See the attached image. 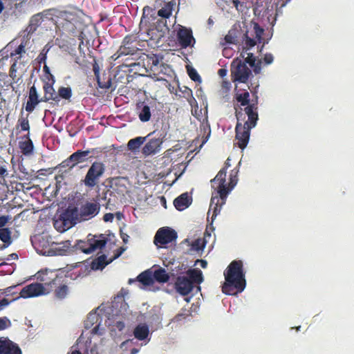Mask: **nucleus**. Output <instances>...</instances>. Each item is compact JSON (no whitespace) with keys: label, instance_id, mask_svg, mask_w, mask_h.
<instances>
[{"label":"nucleus","instance_id":"1","mask_svg":"<svg viewBox=\"0 0 354 354\" xmlns=\"http://www.w3.org/2000/svg\"><path fill=\"white\" fill-rule=\"evenodd\" d=\"M243 109L236 110L237 123L235 127L236 140L239 148L243 149L246 147L250 136V130L254 128L259 120L257 108L254 104L245 107Z\"/></svg>","mask_w":354,"mask_h":354},{"label":"nucleus","instance_id":"2","mask_svg":"<svg viewBox=\"0 0 354 354\" xmlns=\"http://www.w3.org/2000/svg\"><path fill=\"white\" fill-rule=\"evenodd\" d=\"M224 277L225 282L222 285L224 294L235 295L245 288L246 280L242 261H232L224 271Z\"/></svg>","mask_w":354,"mask_h":354},{"label":"nucleus","instance_id":"3","mask_svg":"<svg viewBox=\"0 0 354 354\" xmlns=\"http://www.w3.org/2000/svg\"><path fill=\"white\" fill-rule=\"evenodd\" d=\"M226 168H222L214 178L211 180L212 187L214 191L212 194L209 212L213 211L212 221L220 213L221 207L225 204L229 194V189H226Z\"/></svg>","mask_w":354,"mask_h":354},{"label":"nucleus","instance_id":"4","mask_svg":"<svg viewBox=\"0 0 354 354\" xmlns=\"http://www.w3.org/2000/svg\"><path fill=\"white\" fill-rule=\"evenodd\" d=\"M30 39L28 35H24L20 39H14L3 49L10 53L6 57H10L12 61L10 68V75L11 77L14 73L17 72L19 65L21 64L22 58L26 54L27 49L30 48Z\"/></svg>","mask_w":354,"mask_h":354},{"label":"nucleus","instance_id":"5","mask_svg":"<svg viewBox=\"0 0 354 354\" xmlns=\"http://www.w3.org/2000/svg\"><path fill=\"white\" fill-rule=\"evenodd\" d=\"M50 281L47 282V294L53 292L54 296L59 300H63L69 295L70 288L68 279L62 275L55 274Z\"/></svg>","mask_w":354,"mask_h":354},{"label":"nucleus","instance_id":"6","mask_svg":"<svg viewBox=\"0 0 354 354\" xmlns=\"http://www.w3.org/2000/svg\"><path fill=\"white\" fill-rule=\"evenodd\" d=\"M38 274V279H39L40 281H43L44 283H32L25 286L20 291L19 296L13 299L12 301L17 300L20 297L26 299L47 294V281H46L48 279H50V277H47L48 273L46 272L45 274H44V275H46V277H41L39 272Z\"/></svg>","mask_w":354,"mask_h":354},{"label":"nucleus","instance_id":"7","mask_svg":"<svg viewBox=\"0 0 354 354\" xmlns=\"http://www.w3.org/2000/svg\"><path fill=\"white\" fill-rule=\"evenodd\" d=\"M107 238L104 234L91 235L89 234L86 241H78L77 248L85 254H90L97 250H101L107 243Z\"/></svg>","mask_w":354,"mask_h":354},{"label":"nucleus","instance_id":"8","mask_svg":"<svg viewBox=\"0 0 354 354\" xmlns=\"http://www.w3.org/2000/svg\"><path fill=\"white\" fill-rule=\"evenodd\" d=\"M231 77L233 82L247 83L249 78L252 77V73L245 63L236 58L231 64Z\"/></svg>","mask_w":354,"mask_h":354},{"label":"nucleus","instance_id":"9","mask_svg":"<svg viewBox=\"0 0 354 354\" xmlns=\"http://www.w3.org/2000/svg\"><path fill=\"white\" fill-rule=\"evenodd\" d=\"M104 172V164L102 162H94L89 167L84 179L82 180L84 185L89 188H93L98 184Z\"/></svg>","mask_w":354,"mask_h":354},{"label":"nucleus","instance_id":"10","mask_svg":"<svg viewBox=\"0 0 354 354\" xmlns=\"http://www.w3.org/2000/svg\"><path fill=\"white\" fill-rule=\"evenodd\" d=\"M138 41L133 35H127L122 40V44L118 50V57L133 55L140 50L138 47Z\"/></svg>","mask_w":354,"mask_h":354},{"label":"nucleus","instance_id":"11","mask_svg":"<svg viewBox=\"0 0 354 354\" xmlns=\"http://www.w3.org/2000/svg\"><path fill=\"white\" fill-rule=\"evenodd\" d=\"M53 16L55 18V24L58 28L66 31L74 30V24L72 21L74 20L75 15L72 12L66 10H55Z\"/></svg>","mask_w":354,"mask_h":354},{"label":"nucleus","instance_id":"12","mask_svg":"<svg viewBox=\"0 0 354 354\" xmlns=\"http://www.w3.org/2000/svg\"><path fill=\"white\" fill-rule=\"evenodd\" d=\"M177 237V233L174 230L169 227H161L156 233L153 243L158 247H160L175 241Z\"/></svg>","mask_w":354,"mask_h":354},{"label":"nucleus","instance_id":"13","mask_svg":"<svg viewBox=\"0 0 354 354\" xmlns=\"http://www.w3.org/2000/svg\"><path fill=\"white\" fill-rule=\"evenodd\" d=\"M147 142L142 149V153L145 156H149L158 153L160 149L163 142L162 138L158 137L147 138Z\"/></svg>","mask_w":354,"mask_h":354},{"label":"nucleus","instance_id":"14","mask_svg":"<svg viewBox=\"0 0 354 354\" xmlns=\"http://www.w3.org/2000/svg\"><path fill=\"white\" fill-rule=\"evenodd\" d=\"M100 205L97 202H86L80 208V220H88L95 216L100 212Z\"/></svg>","mask_w":354,"mask_h":354},{"label":"nucleus","instance_id":"15","mask_svg":"<svg viewBox=\"0 0 354 354\" xmlns=\"http://www.w3.org/2000/svg\"><path fill=\"white\" fill-rule=\"evenodd\" d=\"M177 39L180 46L184 48L193 46L195 43L192 30L190 28L183 26L178 30Z\"/></svg>","mask_w":354,"mask_h":354},{"label":"nucleus","instance_id":"16","mask_svg":"<svg viewBox=\"0 0 354 354\" xmlns=\"http://www.w3.org/2000/svg\"><path fill=\"white\" fill-rule=\"evenodd\" d=\"M192 280H189L187 277L181 276L178 277L175 282V288L176 291L181 295H187L193 289Z\"/></svg>","mask_w":354,"mask_h":354},{"label":"nucleus","instance_id":"17","mask_svg":"<svg viewBox=\"0 0 354 354\" xmlns=\"http://www.w3.org/2000/svg\"><path fill=\"white\" fill-rule=\"evenodd\" d=\"M65 226L75 225L80 218V210L77 207L67 208L60 216Z\"/></svg>","mask_w":354,"mask_h":354},{"label":"nucleus","instance_id":"18","mask_svg":"<svg viewBox=\"0 0 354 354\" xmlns=\"http://www.w3.org/2000/svg\"><path fill=\"white\" fill-rule=\"evenodd\" d=\"M0 354H21V351L12 341L0 339Z\"/></svg>","mask_w":354,"mask_h":354},{"label":"nucleus","instance_id":"19","mask_svg":"<svg viewBox=\"0 0 354 354\" xmlns=\"http://www.w3.org/2000/svg\"><path fill=\"white\" fill-rule=\"evenodd\" d=\"M128 178L127 177L117 176L112 178L110 180V187L118 194H124L127 192V183Z\"/></svg>","mask_w":354,"mask_h":354},{"label":"nucleus","instance_id":"20","mask_svg":"<svg viewBox=\"0 0 354 354\" xmlns=\"http://www.w3.org/2000/svg\"><path fill=\"white\" fill-rule=\"evenodd\" d=\"M55 80H53L52 83L46 82L44 84L43 88L44 91V95L41 97L42 102H48L50 100L58 102L59 101V96L56 94L55 91L53 88V83Z\"/></svg>","mask_w":354,"mask_h":354},{"label":"nucleus","instance_id":"21","mask_svg":"<svg viewBox=\"0 0 354 354\" xmlns=\"http://www.w3.org/2000/svg\"><path fill=\"white\" fill-rule=\"evenodd\" d=\"M192 201V198L189 196L187 192H185L174 199V205L178 211H183L191 205Z\"/></svg>","mask_w":354,"mask_h":354},{"label":"nucleus","instance_id":"22","mask_svg":"<svg viewBox=\"0 0 354 354\" xmlns=\"http://www.w3.org/2000/svg\"><path fill=\"white\" fill-rule=\"evenodd\" d=\"M22 138L25 140L19 142V148L24 155L28 156L32 153L34 149L33 142L30 137V133L24 135Z\"/></svg>","mask_w":354,"mask_h":354},{"label":"nucleus","instance_id":"23","mask_svg":"<svg viewBox=\"0 0 354 354\" xmlns=\"http://www.w3.org/2000/svg\"><path fill=\"white\" fill-rule=\"evenodd\" d=\"M155 131L149 133L146 137H136L135 138L131 139L127 143V147L129 150L131 151H138L140 146L145 142L147 138H150L153 135L155 134Z\"/></svg>","mask_w":354,"mask_h":354},{"label":"nucleus","instance_id":"24","mask_svg":"<svg viewBox=\"0 0 354 354\" xmlns=\"http://www.w3.org/2000/svg\"><path fill=\"white\" fill-rule=\"evenodd\" d=\"M44 21V16L40 14H36L33 15L29 21V25L27 28L28 34L26 35H28L30 34L33 33L39 26H41V23Z\"/></svg>","mask_w":354,"mask_h":354},{"label":"nucleus","instance_id":"25","mask_svg":"<svg viewBox=\"0 0 354 354\" xmlns=\"http://www.w3.org/2000/svg\"><path fill=\"white\" fill-rule=\"evenodd\" d=\"M90 153L89 150H77L70 156V160L76 166L79 163L84 162L88 160V156Z\"/></svg>","mask_w":354,"mask_h":354},{"label":"nucleus","instance_id":"26","mask_svg":"<svg viewBox=\"0 0 354 354\" xmlns=\"http://www.w3.org/2000/svg\"><path fill=\"white\" fill-rule=\"evenodd\" d=\"M138 118L139 120L142 122H149L151 117V109L149 105L141 104L138 105Z\"/></svg>","mask_w":354,"mask_h":354},{"label":"nucleus","instance_id":"27","mask_svg":"<svg viewBox=\"0 0 354 354\" xmlns=\"http://www.w3.org/2000/svg\"><path fill=\"white\" fill-rule=\"evenodd\" d=\"M28 116V114L24 115L23 113H21L19 116L16 125V129L17 130L18 133H21V131H27L28 133H30V126Z\"/></svg>","mask_w":354,"mask_h":354},{"label":"nucleus","instance_id":"28","mask_svg":"<svg viewBox=\"0 0 354 354\" xmlns=\"http://www.w3.org/2000/svg\"><path fill=\"white\" fill-rule=\"evenodd\" d=\"M189 280H192V285L194 283L200 284L203 281L202 271L200 269H190L187 272V276Z\"/></svg>","mask_w":354,"mask_h":354},{"label":"nucleus","instance_id":"29","mask_svg":"<svg viewBox=\"0 0 354 354\" xmlns=\"http://www.w3.org/2000/svg\"><path fill=\"white\" fill-rule=\"evenodd\" d=\"M0 240L3 243L0 247L1 250L6 248L12 243L11 231L8 228L0 229Z\"/></svg>","mask_w":354,"mask_h":354},{"label":"nucleus","instance_id":"30","mask_svg":"<svg viewBox=\"0 0 354 354\" xmlns=\"http://www.w3.org/2000/svg\"><path fill=\"white\" fill-rule=\"evenodd\" d=\"M149 333V328L146 324L138 325L133 331L135 337L139 340L145 339Z\"/></svg>","mask_w":354,"mask_h":354},{"label":"nucleus","instance_id":"31","mask_svg":"<svg viewBox=\"0 0 354 354\" xmlns=\"http://www.w3.org/2000/svg\"><path fill=\"white\" fill-rule=\"evenodd\" d=\"M153 281L156 280L159 283H167L169 279V276L165 268H160L153 272Z\"/></svg>","mask_w":354,"mask_h":354},{"label":"nucleus","instance_id":"32","mask_svg":"<svg viewBox=\"0 0 354 354\" xmlns=\"http://www.w3.org/2000/svg\"><path fill=\"white\" fill-rule=\"evenodd\" d=\"M144 286H150L153 283V278L152 272L149 270H146L140 273L136 279Z\"/></svg>","mask_w":354,"mask_h":354},{"label":"nucleus","instance_id":"33","mask_svg":"<svg viewBox=\"0 0 354 354\" xmlns=\"http://www.w3.org/2000/svg\"><path fill=\"white\" fill-rule=\"evenodd\" d=\"M175 3L173 1H169L166 3L161 9L158 11V15L164 19H168L172 13Z\"/></svg>","mask_w":354,"mask_h":354},{"label":"nucleus","instance_id":"34","mask_svg":"<svg viewBox=\"0 0 354 354\" xmlns=\"http://www.w3.org/2000/svg\"><path fill=\"white\" fill-rule=\"evenodd\" d=\"M109 263V262L106 261V256L102 254L93 260L91 262V268L93 270H102L108 265Z\"/></svg>","mask_w":354,"mask_h":354},{"label":"nucleus","instance_id":"35","mask_svg":"<svg viewBox=\"0 0 354 354\" xmlns=\"http://www.w3.org/2000/svg\"><path fill=\"white\" fill-rule=\"evenodd\" d=\"M236 100L238 102L240 103L241 106L245 107L250 106V94L248 91H245L241 93H236ZM252 104H254L255 106L257 108L256 104L252 103ZM250 105H252V104H250Z\"/></svg>","mask_w":354,"mask_h":354},{"label":"nucleus","instance_id":"36","mask_svg":"<svg viewBox=\"0 0 354 354\" xmlns=\"http://www.w3.org/2000/svg\"><path fill=\"white\" fill-rule=\"evenodd\" d=\"M147 35L149 36V39L156 41V43L159 42L162 37L164 36V32L162 30H159L156 27L149 28L147 31Z\"/></svg>","mask_w":354,"mask_h":354},{"label":"nucleus","instance_id":"37","mask_svg":"<svg viewBox=\"0 0 354 354\" xmlns=\"http://www.w3.org/2000/svg\"><path fill=\"white\" fill-rule=\"evenodd\" d=\"M179 90L183 93V97L186 98L191 105L194 102H196V99L193 97L192 89L187 86H183L182 87H179Z\"/></svg>","mask_w":354,"mask_h":354},{"label":"nucleus","instance_id":"38","mask_svg":"<svg viewBox=\"0 0 354 354\" xmlns=\"http://www.w3.org/2000/svg\"><path fill=\"white\" fill-rule=\"evenodd\" d=\"M147 63L148 67L150 68L151 71H153L154 68L158 66L160 64V59L158 56L155 54L147 55Z\"/></svg>","mask_w":354,"mask_h":354},{"label":"nucleus","instance_id":"39","mask_svg":"<svg viewBox=\"0 0 354 354\" xmlns=\"http://www.w3.org/2000/svg\"><path fill=\"white\" fill-rule=\"evenodd\" d=\"M237 173L238 171H236L234 169L232 170L230 175V182L227 184L226 189H229V194L231 192V191L233 189L234 186L236 185L238 181V177H237Z\"/></svg>","mask_w":354,"mask_h":354},{"label":"nucleus","instance_id":"40","mask_svg":"<svg viewBox=\"0 0 354 354\" xmlns=\"http://www.w3.org/2000/svg\"><path fill=\"white\" fill-rule=\"evenodd\" d=\"M59 98L62 97L65 100H68L72 96V91L70 87L62 86L58 90Z\"/></svg>","mask_w":354,"mask_h":354},{"label":"nucleus","instance_id":"41","mask_svg":"<svg viewBox=\"0 0 354 354\" xmlns=\"http://www.w3.org/2000/svg\"><path fill=\"white\" fill-rule=\"evenodd\" d=\"M187 72L190 79L194 82H201V76L195 68L190 66H187Z\"/></svg>","mask_w":354,"mask_h":354},{"label":"nucleus","instance_id":"42","mask_svg":"<svg viewBox=\"0 0 354 354\" xmlns=\"http://www.w3.org/2000/svg\"><path fill=\"white\" fill-rule=\"evenodd\" d=\"M28 100L30 102H35L36 103L42 102L41 98L40 100L39 99L37 88L34 85L30 88Z\"/></svg>","mask_w":354,"mask_h":354},{"label":"nucleus","instance_id":"43","mask_svg":"<svg viewBox=\"0 0 354 354\" xmlns=\"http://www.w3.org/2000/svg\"><path fill=\"white\" fill-rule=\"evenodd\" d=\"M50 50V47L48 45H46L44 48L40 52L39 55L37 57V61L39 64L44 63L47 59V53Z\"/></svg>","mask_w":354,"mask_h":354},{"label":"nucleus","instance_id":"44","mask_svg":"<svg viewBox=\"0 0 354 354\" xmlns=\"http://www.w3.org/2000/svg\"><path fill=\"white\" fill-rule=\"evenodd\" d=\"M236 31L231 30L225 37V41L227 44H235L236 43Z\"/></svg>","mask_w":354,"mask_h":354},{"label":"nucleus","instance_id":"45","mask_svg":"<svg viewBox=\"0 0 354 354\" xmlns=\"http://www.w3.org/2000/svg\"><path fill=\"white\" fill-rule=\"evenodd\" d=\"M244 39H245V45L244 48H245L246 50H248L252 47H254L257 44L256 41L254 39L250 38L248 35V32L244 34Z\"/></svg>","mask_w":354,"mask_h":354},{"label":"nucleus","instance_id":"46","mask_svg":"<svg viewBox=\"0 0 354 354\" xmlns=\"http://www.w3.org/2000/svg\"><path fill=\"white\" fill-rule=\"evenodd\" d=\"M254 30L256 38L257 39L259 42H261L262 40V35L263 34L264 30L262 28H261L258 24L256 23L254 25Z\"/></svg>","mask_w":354,"mask_h":354},{"label":"nucleus","instance_id":"47","mask_svg":"<svg viewBox=\"0 0 354 354\" xmlns=\"http://www.w3.org/2000/svg\"><path fill=\"white\" fill-rule=\"evenodd\" d=\"M98 86L101 88H109L111 86V79L110 77L108 78L106 81L102 82L100 80V77L96 78Z\"/></svg>","mask_w":354,"mask_h":354},{"label":"nucleus","instance_id":"48","mask_svg":"<svg viewBox=\"0 0 354 354\" xmlns=\"http://www.w3.org/2000/svg\"><path fill=\"white\" fill-rule=\"evenodd\" d=\"M189 316L188 311L187 310H184L183 312L179 313L177 314L173 319V322H178L182 321L183 319H186Z\"/></svg>","mask_w":354,"mask_h":354},{"label":"nucleus","instance_id":"49","mask_svg":"<svg viewBox=\"0 0 354 354\" xmlns=\"http://www.w3.org/2000/svg\"><path fill=\"white\" fill-rule=\"evenodd\" d=\"M10 324V321L6 317H0V330L8 328Z\"/></svg>","mask_w":354,"mask_h":354},{"label":"nucleus","instance_id":"50","mask_svg":"<svg viewBox=\"0 0 354 354\" xmlns=\"http://www.w3.org/2000/svg\"><path fill=\"white\" fill-rule=\"evenodd\" d=\"M243 62L245 63V64H248L251 67L254 66V64L256 63V58L253 53H248V57L245 59V62Z\"/></svg>","mask_w":354,"mask_h":354},{"label":"nucleus","instance_id":"51","mask_svg":"<svg viewBox=\"0 0 354 354\" xmlns=\"http://www.w3.org/2000/svg\"><path fill=\"white\" fill-rule=\"evenodd\" d=\"M8 175L6 165H0V183Z\"/></svg>","mask_w":354,"mask_h":354},{"label":"nucleus","instance_id":"52","mask_svg":"<svg viewBox=\"0 0 354 354\" xmlns=\"http://www.w3.org/2000/svg\"><path fill=\"white\" fill-rule=\"evenodd\" d=\"M60 167H68L69 169H72L75 167V165L73 164V162L70 160V156L66 158L65 160L62 161L59 165Z\"/></svg>","mask_w":354,"mask_h":354},{"label":"nucleus","instance_id":"53","mask_svg":"<svg viewBox=\"0 0 354 354\" xmlns=\"http://www.w3.org/2000/svg\"><path fill=\"white\" fill-rule=\"evenodd\" d=\"M39 103H36L35 102H30L29 100L27 101L26 105V111L28 113H31L34 111L35 109V106Z\"/></svg>","mask_w":354,"mask_h":354},{"label":"nucleus","instance_id":"54","mask_svg":"<svg viewBox=\"0 0 354 354\" xmlns=\"http://www.w3.org/2000/svg\"><path fill=\"white\" fill-rule=\"evenodd\" d=\"M11 217L8 215H3L0 216V229L4 228L3 227L9 222Z\"/></svg>","mask_w":354,"mask_h":354},{"label":"nucleus","instance_id":"55","mask_svg":"<svg viewBox=\"0 0 354 354\" xmlns=\"http://www.w3.org/2000/svg\"><path fill=\"white\" fill-rule=\"evenodd\" d=\"M152 11H153V10L151 8H149V6H145L143 8V14H142V17L141 18L140 24L147 23V20L146 19V18H147L146 13L147 12L149 13L150 12H152Z\"/></svg>","mask_w":354,"mask_h":354},{"label":"nucleus","instance_id":"56","mask_svg":"<svg viewBox=\"0 0 354 354\" xmlns=\"http://www.w3.org/2000/svg\"><path fill=\"white\" fill-rule=\"evenodd\" d=\"M274 60V57L271 53H266L263 57V62L266 64H270Z\"/></svg>","mask_w":354,"mask_h":354},{"label":"nucleus","instance_id":"57","mask_svg":"<svg viewBox=\"0 0 354 354\" xmlns=\"http://www.w3.org/2000/svg\"><path fill=\"white\" fill-rule=\"evenodd\" d=\"M16 288H17V286H12L8 287L7 288L5 289L4 293L6 294L7 295H15L17 293V292L15 291Z\"/></svg>","mask_w":354,"mask_h":354},{"label":"nucleus","instance_id":"58","mask_svg":"<svg viewBox=\"0 0 354 354\" xmlns=\"http://www.w3.org/2000/svg\"><path fill=\"white\" fill-rule=\"evenodd\" d=\"M10 301L6 298H3L1 300H0V311L2 310L5 307H6L10 304Z\"/></svg>","mask_w":354,"mask_h":354},{"label":"nucleus","instance_id":"59","mask_svg":"<svg viewBox=\"0 0 354 354\" xmlns=\"http://www.w3.org/2000/svg\"><path fill=\"white\" fill-rule=\"evenodd\" d=\"M93 71L94 72V75L95 78H98L100 77V68L97 64L95 63L93 66Z\"/></svg>","mask_w":354,"mask_h":354},{"label":"nucleus","instance_id":"60","mask_svg":"<svg viewBox=\"0 0 354 354\" xmlns=\"http://www.w3.org/2000/svg\"><path fill=\"white\" fill-rule=\"evenodd\" d=\"M261 61H259L258 63L256 64V63L254 64V66H253L252 68H254V72L256 73V74H258L260 73L261 71Z\"/></svg>","mask_w":354,"mask_h":354},{"label":"nucleus","instance_id":"61","mask_svg":"<svg viewBox=\"0 0 354 354\" xmlns=\"http://www.w3.org/2000/svg\"><path fill=\"white\" fill-rule=\"evenodd\" d=\"M43 71L46 74V75H49L50 78L54 80V77L53 75L50 73V68L49 67L47 66V65H44V68H43Z\"/></svg>","mask_w":354,"mask_h":354},{"label":"nucleus","instance_id":"62","mask_svg":"<svg viewBox=\"0 0 354 354\" xmlns=\"http://www.w3.org/2000/svg\"><path fill=\"white\" fill-rule=\"evenodd\" d=\"M104 221H111L113 219V214L111 213H106L104 216Z\"/></svg>","mask_w":354,"mask_h":354},{"label":"nucleus","instance_id":"63","mask_svg":"<svg viewBox=\"0 0 354 354\" xmlns=\"http://www.w3.org/2000/svg\"><path fill=\"white\" fill-rule=\"evenodd\" d=\"M218 74L220 77H223L227 75V70L224 68H221L218 71Z\"/></svg>","mask_w":354,"mask_h":354},{"label":"nucleus","instance_id":"64","mask_svg":"<svg viewBox=\"0 0 354 354\" xmlns=\"http://www.w3.org/2000/svg\"><path fill=\"white\" fill-rule=\"evenodd\" d=\"M121 238L122 239V241H124V243H127L128 241V238H129V236L126 234H121Z\"/></svg>","mask_w":354,"mask_h":354}]
</instances>
